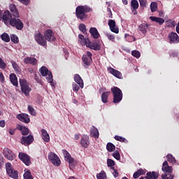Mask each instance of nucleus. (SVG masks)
I'll return each mask as SVG.
<instances>
[{"label":"nucleus","mask_w":179,"mask_h":179,"mask_svg":"<svg viewBox=\"0 0 179 179\" xmlns=\"http://www.w3.org/2000/svg\"><path fill=\"white\" fill-rule=\"evenodd\" d=\"M90 33L93 38L97 39L99 37H100V34L96 27H91L90 29Z\"/></svg>","instance_id":"nucleus-24"},{"label":"nucleus","mask_w":179,"mask_h":179,"mask_svg":"<svg viewBox=\"0 0 179 179\" xmlns=\"http://www.w3.org/2000/svg\"><path fill=\"white\" fill-rule=\"evenodd\" d=\"M10 63H11V65H12L14 71H19V65H17V63H16L14 61H11Z\"/></svg>","instance_id":"nucleus-56"},{"label":"nucleus","mask_w":179,"mask_h":179,"mask_svg":"<svg viewBox=\"0 0 179 179\" xmlns=\"http://www.w3.org/2000/svg\"><path fill=\"white\" fill-rule=\"evenodd\" d=\"M74 80L77 85L81 87V89H83L84 83L83 80L82 79V77L79 74L74 75Z\"/></svg>","instance_id":"nucleus-23"},{"label":"nucleus","mask_w":179,"mask_h":179,"mask_svg":"<svg viewBox=\"0 0 179 179\" xmlns=\"http://www.w3.org/2000/svg\"><path fill=\"white\" fill-rule=\"evenodd\" d=\"M150 20H152V22H155L156 23H159L160 26H162V24H163V23H164L165 22L164 19L159 17L150 16Z\"/></svg>","instance_id":"nucleus-30"},{"label":"nucleus","mask_w":179,"mask_h":179,"mask_svg":"<svg viewBox=\"0 0 179 179\" xmlns=\"http://www.w3.org/2000/svg\"><path fill=\"white\" fill-rule=\"evenodd\" d=\"M6 173L11 178L17 179L19 178V172L15 171L12 167V164L7 162L6 164Z\"/></svg>","instance_id":"nucleus-4"},{"label":"nucleus","mask_w":179,"mask_h":179,"mask_svg":"<svg viewBox=\"0 0 179 179\" xmlns=\"http://www.w3.org/2000/svg\"><path fill=\"white\" fill-rule=\"evenodd\" d=\"M20 131L22 135H29V129L26 127L20 126Z\"/></svg>","instance_id":"nucleus-39"},{"label":"nucleus","mask_w":179,"mask_h":179,"mask_svg":"<svg viewBox=\"0 0 179 179\" xmlns=\"http://www.w3.org/2000/svg\"><path fill=\"white\" fill-rule=\"evenodd\" d=\"M166 23L167 27H174L176 26V22L173 20H169Z\"/></svg>","instance_id":"nucleus-42"},{"label":"nucleus","mask_w":179,"mask_h":179,"mask_svg":"<svg viewBox=\"0 0 179 179\" xmlns=\"http://www.w3.org/2000/svg\"><path fill=\"white\" fill-rule=\"evenodd\" d=\"M3 153L4 155V157H6V159H7V160L12 161V160H15V159H16V155H15V153H13V152L8 148H6L3 149Z\"/></svg>","instance_id":"nucleus-12"},{"label":"nucleus","mask_w":179,"mask_h":179,"mask_svg":"<svg viewBox=\"0 0 179 179\" xmlns=\"http://www.w3.org/2000/svg\"><path fill=\"white\" fill-rule=\"evenodd\" d=\"M108 72L109 73H111L115 78H117V79H122V73H121L120 71L118 70H115L113 67H108Z\"/></svg>","instance_id":"nucleus-18"},{"label":"nucleus","mask_w":179,"mask_h":179,"mask_svg":"<svg viewBox=\"0 0 179 179\" xmlns=\"http://www.w3.org/2000/svg\"><path fill=\"white\" fill-rule=\"evenodd\" d=\"M20 85L21 87V90L25 96H29L30 92H31V88L29 86V83L24 78L20 79Z\"/></svg>","instance_id":"nucleus-3"},{"label":"nucleus","mask_w":179,"mask_h":179,"mask_svg":"<svg viewBox=\"0 0 179 179\" xmlns=\"http://www.w3.org/2000/svg\"><path fill=\"white\" fill-rule=\"evenodd\" d=\"M90 39L89 38H84L80 40V43L81 44V45H86V47H87V44H90Z\"/></svg>","instance_id":"nucleus-45"},{"label":"nucleus","mask_w":179,"mask_h":179,"mask_svg":"<svg viewBox=\"0 0 179 179\" xmlns=\"http://www.w3.org/2000/svg\"><path fill=\"white\" fill-rule=\"evenodd\" d=\"M108 152H114L115 150V145L112 143H108L106 145Z\"/></svg>","instance_id":"nucleus-36"},{"label":"nucleus","mask_w":179,"mask_h":179,"mask_svg":"<svg viewBox=\"0 0 179 179\" xmlns=\"http://www.w3.org/2000/svg\"><path fill=\"white\" fill-rule=\"evenodd\" d=\"M10 40L13 43H15V44H17V43H19V38L15 34L10 35Z\"/></svg>","instance_id":"nucleus-43"},{"label":"nucleus","mask_w":179,"mask_h":179,"mask_svg":"<svg viewBox=\"0 0 179 179\" xmlns=\"http://www.w3.org/2000/svg\"><path fill=\"white\" fill-rule=\"evenodd\" d=\"M113 175L115 178H117V177H118V171L116 169H114Z\"/></svg>","instance_id":"nucleus-60"},{"label":"nucleus","mask_w":179,"mask_h":179,"mask_svg":"<svg viewBox=\"0 0 179 179\" xmlns=\"http://www.w3.org/2000/svg\"><path fill=\"white\" fill-rule=\"evenodd\" d=\"M34 141V137L33 136L29 135L28 136H22L21 138L22 145H24V146H28L29 145H31Z\"/></svg>","instance_id":"nucleus-14"},{"label":"nucleus","mask_w":179,"mask_h":179,"mask_svg":"<svg viewBox=\"0 0 179 179\" xmlns=\"http://www.w3.org/2000/svg\"><path fill=\"white\" fill-rule=\"evenodd\" d=\"M48 160L52 163L54 166L57 167H59L61 166V159L57 154L51 152L48 154Z\"/></svg>","instance_id":"nucleus-7"},{"label":"nucleus","mask_w":179,"mask_h":179,"mask_svg":"<svg viewBox=\"0 0 179 179\" xmlns=\"http://www.w3.org/2000/svg\"><path fill=\"white\" fill-rule=\"evenodd\" d=\"M146 179H157L159 178V173L152 171V172H148L146 174Z\"/></svg>","instance_id":"nucleus-27"},{"label":"nucleus","mask_w":179,"mask_h":179,"mask_svg":"<svg viewBox=\"0 0 179 179\" xmlns=\"http://www.w3.org/2000/svg\"><path fill=\"white\" fill-rule=\"evenodd\" d=\"M92 9L87 6H78L76 8V16L81 22H85L87 20V14Z\"/></svg>","instance_id":"nucleus-1"},{"label":"nucleus","mask_w":179,"mask_h":179,"mask_svg":"<svg viewBox=\"0 0 179 179\" xmlns=\"http://www.w3.org/2000/svg\"><path fill=\"white\" fill-rule=\"evenodd\" d=\"M39 71L41 72V75H42V76H46L48 83H52L54 80L52 78V73H51V71H50L47 67L42 66L39 69Z\"/></svg>","instance_id":"nucleus-6"},{"label":"nucleus","mask_w":179,"mask_h":179,"mask_svg":"<svg viewBox=\"0 0 179 179\" xmlns=\"http://www.w3.org/2000/svg\"><path fill=\"white\" fill-rule=\"evenodd\" d=\"M139 2H140V6H141V8H146V5H148L147 0H139Z\"/></svg>","instance_id":"nucleus-57"},{"label":"nucleus","mask_w":179,"mask_h":179,"mask_svg":"<svg viewBox=\"0 0 179 179\" xmlns=\"http://www.w3.org/2000/svg\"><path fill=\"white\" fill-rule=\"evenodd\" d=\"M87 47L91 50H94V51H100V50H101L100 44L97 43H92L91 41H90V44L87 45Z\"/></svg>","instance_id":"nucleus-21"},{"label":"nucleus","mask_w":179,"mask_h":179,"mask_svg":"<svg viewBox=\"0 0 179 179\" xmlns=\"http://www.w3.org/2000/svg\"><path fill=\"white\" fill-rule=\"evenodd\" d=\"M79 30L85 34L86 33V25L85 24H80L79 25Z\"/></svg>","instance_id":"nucleus-54"},{"label":"nucleus","mask_w":179,"mask_h":179,"mask_svg":"<svg viewBox=\"0 0 179 179\" xmlns=\"http://www.w3.org/2000/svg\"><path fill=\"white\" fill-rule=\"evenodd\" d=\"M10 80L12 85H13V86H15L16 87H17L19 83L17 82V77L16 76V74L11 73L10 75Z\"/></svg>","instance_id":"nucleus-28"},{"label":"nucleus","mask_w":179,"mask_h":179,"mask_svg":"<svg viewBox=\"0 0 179 179\" xmlns=\"http://www.w3.org/2000/svg\"><path fill=\"white\" fill-rule=\"evenodd\" d=\"M131 55L133 57H135L136 58H140L141 52L138 50H133V51H131Z\"/></svg>","instance_id":"nucleus-51"},{"label":"nucleus","mask_w":179,"mask_h":179,"mask_svg":"<svg viewBox=\"0 0 179 179\" xmlns=\"http://www.w3.org/2000/svg\"><path fill=\"white\" fill-rule=\"evenodd\" d=\"M150 9H151V12L152 13L156 12V10H157V3L152 2L150 4Z\"/></svg>","instance_id":"nucleus-44"},{"label":"nucleus","mask_w":179,"mask_h":179,"mask_svg":"<svg viewBox=\"0 0 179 179\" xmlns=\"http://www.w3.org/2000/svg\"><path fill=\"white\" fill-rule=\"evenodd\" d=\"M146 174V171H145V170L142 169H139L138 170H137V171H136L133 177L134 178H139V177H141V176H143Z\"/></svg>","instance_id":"nucleus-32"},{"label":"nucleus","mask_w":179,"mask_h":179,"mask_svg":"<svg viewBox=\"0 0 179 179\" xmlns=\"http://www.w3.org/2000/svg\"><path fill=\"white\" fill-rule=\"evenodd\" d=\"M62 153L66 162H68L70 169L75 167V164H73L75 160L72 158L71 154L66 150H62Z\"/></svg>","instance_id":"nucleus-9"},{"label":"nucleus","mask_w":179,"mask_h":179,"mask_svg":"<svg viewBox=\"0 0 179 179\" xmlns=\"http://www.w3.org/2000/svg\"><path fill=\"white\" fill-rule=\"evenodd\" d=\"M42 139H43L44 142H50V134L47 132V131L44 129L41 130Z\"/></svg>","instance_id":"nucleus-29"},{"label":"nucleus","mask_w":179,"mask_h":179,"mask_svg":"<svg viewBox=\"0 0 179 179\" xmlns=\"http://www.w3.org/2000/svg\"><path fill=\"white\" fill-rule=\"evenodd\" d=\"M0 127L3 128L5 127V120H0Z\"/></svg>","instance_id":"nucleus-62"},{"label":"nucleus","mask_w":179,"mask_h":179,"mask_svg":"<svg viewBox=\"0 0 179 179\" xmlns=\"http://www.w3.org/2000/svg\"><path fill=\"white\" fill-rule=\"evenodd\" d=\"M10 25L12 26V27H15L17 30H22L23 27H24L23 22L16 17L11 18L10 21Z\"/></svg>","instance_id":"nucleus-5"},{"label":"nucleus","mask_w":179,"mask_h":179,"mask_svg":"<svg viewBox=\"0 0 179 179\" xmlns=\"http://www.w3.org/2000/svg\"><path fill=\"white\" fill-rule=\"evenodd\" d=\"M107 11L109 12V17L110 19H113V13L111 12V9L110 8H107Z\"/></svg>","instance_id":"nucleus-59"},{"label":"nucleus","mask_w":179,"mask_h":179,"mask_svg":"<svg viewBox=\"0 0 179 179\" xmlns=\"http://www.w3.org/2000/svg\"><path fill=\"white\" fill-rule=\"evenodd\" d=\"M17 118L22 122H24V124H29V122H30V117H29V115L27 114H24V113L18 114L17 115Z\"/></svg>","instance_id":"nucleus-19"},{"label":"nucleus","mask_w":179,"mask_h":179,"mask_svg":"<svg viewBox=\"0 0 179 179\" xmlns=\"http://www.w3.org/2000/svg\"><path fill=\"white\" fill-rule=\"evenodd\" d=\"M34 38L39 45H41L42 47H45V45H47V41L44 38V36L41 33L35 34Z\"/></svg>","instance_id":"nucleus-13"},{"label":"nucleus","mask_w":179,"mask_h":179,"mask_svg":"<svg viewBox=\"0 0 179 179\" xmlns=\"http://www.w3.org/2000/svg\"><path fill=\"white\" fill-rule=\"evenodd\" d=\"M92 57H93V54L89 51L87 52L86 55H83L82 60L85 68L90 66L92 62H93V59H92Z\"/></svg>","instance_id":"nucleus-8"},{"label":"nucleus","mask_w":179,"mask_h":179,"mask_svg":"<svg viewBox=\"0 0 179 179\" xmlns=\"http://www.w3.org/2000/svg\"><path fill=\"white\" fill-rule=\"evenodd\" d=\"M8 134H10V135H15V129H9Z\"/></svg>","instance_id":"nucleus-61"},{"label":"nucleus","mask_w":179,"mask_h":179,"mask_svg":"<svg viewBox=\"0 0 179 179\" xmlns=\"http://www.w3.org/2000/svg\"><path fill=\"white\" fill-rule=\"evenodd\" d=\"M115 141H118L119 142H124V143H127V142H128V141H127L125 138L120 136H115Z\"/></svg>","instance_id":"nucleus-46"},{"label":"nucleus","mask_w":179,"mask_h":179,"mask_svg":"<svg viewBox=\"0 0 179 179\" xmlns=\"http://www.w3.org/2000/svg\"><path fill=\"white\" fill-rule=\"evenodd\" d=\"M113 156L116 160H120L121 159V155H120V152L118 150L114 151L113 153Z\"/></svg>","instance_id":"nucleus-47"},{"label":"nucleus","mask_w":179,"mask_h":179,"mask_svg":"<svg viewBox=\"0 0 179 179\" xmlns=\"http://www.w3.org/2000/svg\"><path fill=\"white\" fill-rule=\"evenodd\" d=\"M0 82H1V83L5 82V76H3V73L2 72H0Z\"/></svg>","instance_id":"nucleus-58"},{"label":"nucleus","mask_w":179,"mask_h":179,"mask_svg":"<svg viewBox=\"0 0 179 179\" xmlns=\"http://www.w3.org/2000/svg\"><path fill=\"white\" fill-rule=\"evenodd\" d=\"M78 38H80V40H83V39H85V36H83L82 34H79L78 35Z\"/></svg>","instance_id":"nucleus-63"},{"label":"nucleus","mask_w":179,"mask_h":179,"mask_svg":"<svg viewBox=\"0 0 179 179\" xmlns=\"http://www.w3.org/2000/svg\"><path fill=\"white\" fill-rule=\"evenodd\" d=\"M108 96H110V92H103L101 94V101L102 103H108Z\"/></svg>","instance_id":"nucleus-33"},{"label":"nucleus","mask_w":179,"mask_h":179,"mask_svg":"<svg viewBox=\"0 0 179 179\" xmlns=\"http://www.w3.org/2000/svg\"><path fill=\"white\" fill-rule=\"evenodd\" d=\"M149 28V24L143 23L138 26V29L143 34H146L148 32V29Z\"/></svg>","instance_id":"nucleus-31"},{"label":"nucleus","mask_w":179,"mask_h":179,"mask_svg":"<svg viewBox=\"0 0 179 179\" xmlns=\"http://www.w3.org/2000/svg\"><path fill=\"white\" fill-rule=\"evenodd\" d=\"M107 165L108 167H111L113 170H114V166H115V162L111 159H107Z\"/></svg>","instance_id":"nucleus-40"},{"label":"nucleus","mask_w":179,"mask_h":179,"mask_svg":"<svg viewBox=\"0 0 179 179\" xmlns=\"http://www.w3.org/2000/svg\"><path fill=\"white\" fill-rule=\"evenodd\" d=\"M106 37H108V39L113 43L115 41V36L111 34H106Z\"/></svg>","instance_id":"nucleus-52"},{"label":"nucleus","mask_w":179,"mask_h":179,"mask_svg":"<svg viewBox=\"0 0 179 179\" xmlns=\"http://www.w3.org/2000/svg\"><path fill=\"white\" fill-rule=\"evenodd\" d=\"M73 92L78 93L79 92V89H80V86L78 85V84L73 83L72 85Z\"/></svg>","instance_id":"nucleus-53"},{"label":"nucleus","mask_w":179,"mask_h":179,"mask_svg":"<svg viewBox=\"0 0 179 179\" xmlns=\"http://www.w3.org/2000/svg\"><path fill=\"white\" fill-rule=\"evenodd\" d=\"M19 159L26 166H30L31 164V161L30 159V156L24 152H20L18 155Z\"/></svg>","instance_id":"nucleus-10"},{"label":"nucleus","mask_w":179,"mask_h":179,"mask_svg":"<svg viewBox=\"0 0 179 179\" xmlns=\"http://www.w3.org/2000/svg\"><path fill=\"white\" fill-rule=\"evenodd\" d=\"M79 138H80L79 134H76V135H75V139H76V141H78V140L79 139Z\"/></svg>","instance_id":"nucleus-64"},{"label":"nucleus","mask_w":179,"mask_h":179,"mask_svg":"<svg viewBox=\"0 0 179 179\" xmlns=\"http://www.w3.org/2000/svg\"><path fill=\"white\" fill-rule=\"evenodd\" d=\"M28 111L31 115H36V110H34V108L31 106H28Z\"/></svg>","instance_id":"nucleus-50"},{"label":"nucleus","mask_w":179,"mask_h":179,"mask_svg":"<svg viewBox=\"0 0 179 179\" xmlns=\"http://www.w3.org/2000/svg\"><path fill=\"white\" fill-rule=\"evenodd\" d=\"M162 179H174V176L170 173H165L164 175H162Z\"/></svg>","instance_id":"nucleus-49"},{"label":"nucleus","mask_w":179,"mask_h":179,"mask_svg":"<svg viewBox=\"0 0 179 179\" xmlns=\"http://www.w3.org/2000/svg\"><path fill=\"white\" fill-rule=\"evenodd\" d=\"M6 63H5V62H3V59H2V58L0 57V69H6Z\"/></svg>","instance_id":"nucleus-55"},{"label":"nucleus","mask_w":179,"mask_h":179,"mask_svg":"<svg viewBox=\"0 0 179 179\" xmlns=\"http://www.w3.org/2000/svg\"><path fill=\"white\" fill-rule=\"evenodd\" d=\"M90 143L89 142V136L84 135L82 137L81 141H80L81 146L83 148H87V146H89Z\"/></svg>","instance_id":"nucleus-25"},{"label":"nucleus","mask_w":179,"mask_h":179,"mask_svg":"<svg viewBox=\"0 0 179 179\" xmlns=\"http://www.w3.org/2000/svg\"><path fill=\"white\" fill-rule=\"evenodd\" d=\"M91 135L93 138H99V130L97 128L93 127L91 129Z\"/></svg>","instance_id":"nucleus-35"},{"label":"nucleus","mask_w":179,"mask_h":179,"mask_svg":"<svg viewBox=\"0 0 179 179\" xmlns=\"http://www.w3.org/2000/svg\"><path fill=\"white\" fill-rule=\"evenodd\" d=\"M45 39L47 41H55V36H54V32L51 29H47L44 34Z\"/></svg>","instance_id":"nucleus-17"},{"label":"nucleus","mask_w":179,"mask_h":179,"mask_svg":"<svg viewBox=\"0 0 179 179\" xmlns=\"http://www.w3.org/2000/svg\"><path fill=\"white\" fill-rule=\"evenodd\" d=\"M131 7L132 12H134V10H136L138 8H139V3L138 2V0H131Z\"/></svg>","instance_id":"nucleus-34"},{"label":"nucleus","mask_w":179,"mask_h":179,"mask_svg":"<svg viewBox=\"0 0 179 179\" xmlns=\"http://www.w3.org/2000/svg\"><path fill=\"white\" fill-rule=\"evenodd\" d=\"M168 39L169 44H178L179 37L176 32H171L168 34Z\"/></svg>","instance_id":"nucleus-11"},{"label":"nucleus","mask_w":179,"mask_h":179,"mask_svg":"<svg viewBox=\"0 0 179 179\" xmlns=\"http://www.w3.org/2000/svg\"><path fill=\"white\" fill-rule=\"evenodd\" d=\"M167 160L169 162V163H172V164H174L176 163V158L171 155L169 154L167 156Z\"/></svg>","instance_id":"nucleus-41"},{"label":"nucleus","mask_w":179,"mask_h":179,"mask_svg":"<svg viewBox=\"0 0 179 179\" xmlns=\"http://www.w3.org/2000/svg\"><path fill=\"white\" fill-rule=\"evenodd\" d=\"M97 179H106L107 178V176H106V172L104 171H101L99 173L96 174Z\"/></svg>","instance_id":"nucleus-38"},{"label":"nucleus","mask_w":179,"mask_h":179,"mask_svg":"<svg viewBox=\"0 0 179 179\" xmlns=\"http://www.w3.org/2000/svg\"><path fill=\"white\" fill-rule=\"evenodd\" d=\"M111 92L113 94V103H115V104L120 103L123 97L121 89L117 87H113L111 88Z\"/></svg>","instance_id":"nucleus-2"},{"label":"nucleus","mask_w":179,"mask_h":179,"mask_svg":"<svg viewBox=\"0 0 179 179\" xmlns=\"http://www.w3.org/2000/svg\"><path fill=\"white\" fill-rule=\"evenodd\" d=\"M9 9L11 12L10 14L13 15V17H19V11L15 4H10Z\"/></svg>","instance_id":"nucleus-22"},{"label":"nucleus","mask_w":179,"mask_h":179,"mask_svg":"<svg viewBox=\"0 0 179 179\" xmlns=\"http://www.w3.org/2000/svg\"><path fill=\"white\" fill-rule=\"evenodd\" d=\"M24 179H33V176L30 171H27L23 175Z\"/></svg>","instance_id":"nucleus-48"},{"label":"nucleus","mask_w":179,"mask_h":179,"mask_svg":"<svg viewBox=\"0 0 179 179\" xmlns=\"http://www.w3.org/2000/svg\"><path fill=\"white\" fill-rule=\"evenodd\" d=\"M12 16L13 15L10 13V12H9V10H6L4 12L3 15V20L6 26H9L10 24V20L13 19Z\"/></svg>","instance_id":"nucleus-16"},{"label":"nucleus","mask_w":179,"mask_h":179,"mask_svg":"<svg viewBox=\"0 0 179 179\" xmlns=\"http://www.w3.org/2000/svg\"><path fill=\"white\" fill-rule=\"evenodd\" d=\"M109 29L110 31H113V33H115L116 34H118L120 33V29L118 27H117L115 21L114 20H109L108 23Z\"/></svg>","instance_id":"nucleus-15"},{"label":"nucleus","mask_w":179,"mask_h":179,"mask_svg":"<svg viewBox=\"0 0 179 179\" xmlns=\"http://www.w3.org/2000/svg\"><path fill=\"white\" fill-rule=\"evenodd\" d=\"M162 171L166 174H171L173 173V167L169 166L167 161H164L162 164Z\"/></svg>","instance_id":"nucleus-20"},{"label":"nucleus","mask_w":179,"mask_h":179,"mask_svg":"<svg viewBox=\"0 0 179 179\" xmlns=\"http://www.w3.org/2000/svg\"><path fill=\"white\" fill-rule=\"evenodd\" d=\"M1 38L3 41H5L6 43H9V41H10V37L6 33H3V34H1Z\"/></svg>","instance_id":"nucleus-37"},{"label":"nucleus","mask_w":179,"mask_h":179,"mask_svg":"<svg viewBox=\"0 0 179 179\" xmlns=\"http://www.w3.org/2000/svg\"><path fill=\"white\" fill-rule=\"evenodd\" d=\"M24 64H30L31 65H37V59L34 57H26L24 59Z\"/></svg>","instance_id":"nucleus-26"}]
</instances>
